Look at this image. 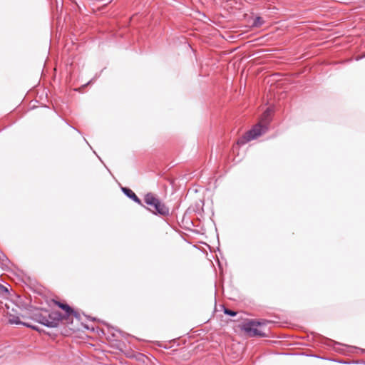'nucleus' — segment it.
Wrapping results in <instances>:
<instances>
[{
	"label": "nucleus",
	"mask_w": 365,
	"mask_h": 365,
	"mask_svg": "<svg viewBox=\"0 0 365 365\" xmlns=\"http://www.w3.org/2000/svg\"><path fill=\"white\" fill-rule=\"evenodd\" d=\"M35 322L48 328H56L60 324V322L65 319L63 317V314L58 311L45 310L43 312L35 313L33 316Z\"/></svg>",
	"instance_id": "1"
},
{
	"label": "nucleus",
	"mask_w": 365,
	"mask_h": 365,
	"mask_svg": "<svg viewBox=\"0 0 365 365\" xmlns=\"http://www.w3.org/2000/svg\"><path fill=\"white\" fill-rule=\"evenodd\" d=\"M145 203L150 206L143 207L151 212L155 215L168 216L170 214V210L164 202H163L158 197H155L153 193L148 192L144 197Z\"/></svg>",
	"instance_id": "2"
},
{
	"label": "nucleus",
	"mask_w": 365,
	"mask_h": 365,
	"mask_svg": "<svg viewBox=\"0 0 365 365\" xmlns=\"http://www.w3.org/2000/svg\"><path fill=\"white\" fill-rule=\"evenodd\" d=\"M267 322H268L264 319L248 320L243 324L242 329L247 332L250 336L266 337L267 336V334L260 329H258L257 327L266 325Z\"/></svg>",
	"instance_id": "3"
},
{
	"label": "nucleus",
	"mask_w": 365,
	"mask_h": 365,
	"mask_svg": "<svg viewBox=\"0 0 365 365\" xmlns=\"http://www.w3.org/2000/svg\"><path fill=\"white\" fill-rule=\"evenodd\" d=\"M267 130L266 125L260 123L255 125L251 130L247 131L245 135L237 140L238 145H244L247 142L256 139L259 136L265 133Z\"/></svg>",
	"instance_id": "4"
},
{
	"label": "nucleus",
	"mask_w": 365,
	"mask_h": 365,
	"mask_svg": "<svg viewBox=\"0 0 365 365\" xmlns=\"http://www.w3.org/2000/svg\"><path fill=\"white\" fill-rule=\"evenodd\" d=\"M121 190L127 197L132 200L138 205L143 206V204L142 203L140 199L135 194V192L131 189L128 187H122Z\"/></svg>",
	"instance_id": "5"
},
{
	"label": "nucleus",
	"mask_w": 365,
	"mask_h": 365,
	"mask_svg": "<svg viewBox=\"0 0 365 365\" xmlns=\"http://www.w3.org/2000/svg\"><path fill=\"white\" fill-rule=\"evenodd\" d=\"M53 302L59 308L64 311L63 317L65 320H68L71 316V312H72V308L67 304H64L56 300H53Z\"/></svg>",
	"instance_id": "6"
},
{
	"label": "nucleus",
	"mask_w": 365,
	"mask_h": 365,
	"mask_svg": "<svg viewBox=\"0 0 365 365\" xmlns=\"http://www.w3.org/2000/svg\"><path fill=\"white\" fill-rule=\"evenodd\" d=\"M329 342L331 344H336V345H340V346H344V347L350 349H355L356 351H359L362 354L365 353V349H361V348H359V347H356V346H347L346 344H341V343H339V342H336V341H332V340H329Z\"/></svg>",
	"instance_id": "7"
},
{
	"label": "nucleus",
	"mask_w": 365,
	"mask_h": 365,
	"mask_svg": "<svg viewBox=\"0 0 365 365\" xmlns=\"http://www.w3.org/2000/svg\"><path fill=\"white\" fill-rule=\"evenodd\" d=\"M264 24V21L263 20V19L260 16H257L255 18V19L253 21L252 26L259 28V27L262 26Z\"/></svg>",
	"instance_id": "8"
},
{
	"label": "nucleus",
	"mask_w": 365,
	"mask_h": 365,
	"mask_svg": "<svg viewBox=\"0 0 365 365\" xmlns=\"http://www.w3.org/2000/svg\"><path fill=\"white\" fill-rule=\"evenodd\" d=\"M9 322L10 324H21L23 325V324L24 322H21L19 319V317H16V316H14V315H12L10 317L9 319Z\"/></svg>",
	"instance_id": "9"
},
{
	"label": "nucleus",
	"mask_w": 365,
	"mask_h": 365,
	"mask_svg": "<svg viewBox=\"0 0 365 365\" xmlns=\"http://www.w3.org/2000/svg\"><path fill=\"white\" fill-rule=\"evenodd\" d=\"M223 312L225 314L230 316V317H235L237 315L236 312L231 310L230 309H227L225 307H223Z\"/></svg>",
	"instance_id": "10"
},
{
	"label": "nucleus",
	"mask_w": 365,
	"mask_h": 365,
	"mask_svg": "<svg viewBox=\"0 0 365 365\" xmlns=\"http://www.w3.org/2000/svg\"><path fill=\"white\" fill-rule=\"evenodd\" d=\"M0 260L4 264L9 262V259H8V257L2 252L0 253Z\"/></svg>",
	"instance_id": "11"
},
{
	"label": "nucleus",
	"mask_w": 365,
	"mask_h": 365,
	"mask_svg": "<svg viewBox=\"0 0 365 365\" xmlns=\"http://www.w3.org/2000/svg\"><path fill=\"white\" fill-rule=\"evenodd\" d=\"M23 326L31 328L32 329L38 331H41V329L37 326L31 325L29 323H24Z\"/></svg>",
	"instance_id": "12"
},
{
	"label": "nucleus",
	"mask_w": 365,
	"mask_h": 365,
	"mask_svg": "<svg viewBox=\"0 0 365 365\" xmlns=\"http://www.w3.org/2000/svg\"><path fill=\"white\" fill-rule=\"evenodd\" d=\"M71 315H73L76 319L81 320V315L77 312L74 311L72 309V312H71Z\"/></svg>",
	"instance_id": "13"
},
{
	"label": "nucleus",
	"mask_w": 365,
	"mask_h": 365,
	"mask_svg": "<svg viewBox=\"0 0 365 365\" xmlns=\"http://www.w3.org/2000/svg\"><path fill=\"white\" fill-rule=\"evenodd\" d=\"M0 292H8V289H7V288L6 287H4V288L0 289Z\"/></svg>",
	"instance_id": "14"
},
{
	"label": "nucleus",
	"mask_w": 365,
	"mask_h": 365,
	"mask_svg": "<svg viewBox=\"0 0 365 365\" xmlns=\"http://www.w3.org/2000/svg\"><path fill=\"white\" fill-rule=\"evenodd\" d=\"M4 288V286L0 284V289Z\"/></svg>",
	"instance_id": "15"
}]
</instances>
